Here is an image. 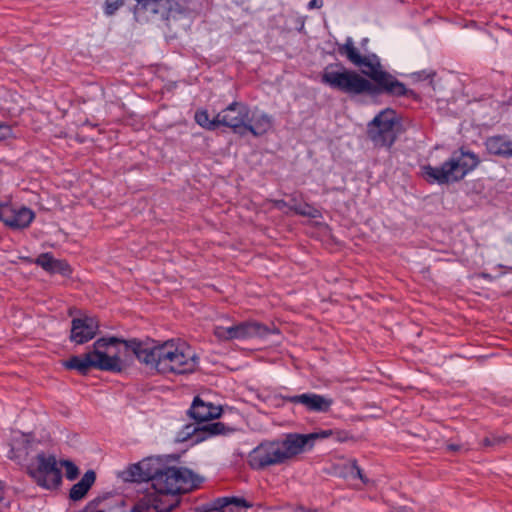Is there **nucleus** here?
Returning <instances> with one entry per match:
<instances>
[{"mask_svg":"<svg viewBox=\"0 0 512 512\" xmlns=\"http://www.w3.org/2000/svg\"><path fill=\"white\" fill-rule=\"evenodd\" d=\"M133 9L134 18L139 23H146L153 19H168L176 4L175 0H135Z\"/></svg>","mask_w":512,"mask_h":512,"instance_id":"obj_10","label":"nucleus"},{"mask_svg":"<svg viewBox=\"0 0 512 512\" xmlns=\"http://www.w3.org/2000/svg\"><path fill=\"white\" fill-rule=\"evenodd\" d=\"M435 76H436L435 70H421V71H417V72H413V73L409 74V77L415 82L425 81V80H430V82H432Z\"/></svg>","mask_w":512,"mask_h":512,"instance_id":"obj_29","label":"nucleus"},{"mask_svg":"<svg viewBox=\"0 0 512 512\" xmlns=\"http://www.w3.org/2000/svg\"><path fill=\"white\" fill-rule=\"evenodd\" d=\"M279 444L282 452L285 454L286 462L313 447L308 434L299 433L287 434L283 440H279Z\"/></svg>","mask_w":512,"mask_h":512,"instance_id":"obj_15","label":"nucleus"},{"mask_svg":"<svg viewBox=\"0 0 512 512\" xmlns=\"http://www.w3.org/2000/svg\"><path fill=\"white\" fill-rule=\"evenodd\" d=\"M35 264L50 274H60L64 277L72 274V268L66 260L55 259L49 252L40 254L35 259Z\"/></svg>","mask_w":512,"mask_h":512,"instance_id":"obj_17","label":"nucleus"},{"mask_svg":"<svg viewBox=\"0 0 512 512\" xmlns=\"http://www.w3.org/2000/svg\"><path fill=\"white\" fill-rule=\"evenodd\" d=\"M342 432H334L333 430H321L319 432H313V433H309L308 436H309V439H310V442L314 444V441L316 439H326V438H329L331 436H335L336 440L338 441H345L346 440V437H343L342 436Z\"/></svg>","mask_w":512,"mask_h":512,"instance_id":"obj_26","label":"nucleus"},{"mask_svg":"<svg viewBox=\"0 0 512 512\" xmlns=\"http://www.w3.org/2000/svg\"><path fill=\"white\" fill-rule=\"evenodd\" d=\"M337 53L345 57L351 64L361 67L364 57L361 55L359 49L355 46L352 37H347L344 43H336Z\"/></svg>","mask_w":512,"mask_h":512,"instance_id":"obj_21","label":"nucleus"},{"mask_svg":"<svg viewBox=\"0 0 512 512\" xmlns=\"http://www.w3.org/2000/svg\"><path fill=\"white\" fill-rule=\"evenodd\" d=\"M351 474L354 477H358L364 484H367L369 482L368 478L364 475L362 469L358 466L357 461H353L352 463Z\"/></svg>","mask_w":512,"mask_h":512,"instance_id":"obj_32","label":"nucleus"},{"mask_svg":"<svg viewBox=\"0 0 512 512\" xmlns=\"http://www.w3.org/2000/svg\"><path fill=\"white\" fill-rule=\"evenodd\" d=\"M363 57L361 67L368 68V70H362L366 77L353 69L346 68L340 62H335L325 66L321 73V82L332 90L348 96L367 94L375 97L385 94L391 97L421 100L418 93L407 88L403 82L384 70L380 58L376 54L371 53L363 55Z\"/></svg>","mask_w":512,"mask_h":512,"instance_id":"obj_2","label":"nucleus"},{"mask_svg":"<svg viewBox=\"0 0 512 512\" xmlns=\"http://www.w3.org/2000/svg\"><path fill=\"white\" fill-rule=\"evenodd\" d=\"M322 7V1L321 0H311L309 3H308V8L309 9H313V8H321Z\"/></svg>","mask_w":512,"mask_h":512,"instance_id":"obj_37","label":"nucleus"},{"mask_svg":"<svg viewBox=\"0 0 512 512\" xmlns=\"http://www.w3.org/2000/svg\"><path fill=\"white\" fill-rule=\"evenodd\" d=\"M290 210L295 212L297 215L305 216L309 218H317L319 216V211L311 206L310 204H304V205H293L289 207Z\"/></svg>","mask_w":512,"mask_h":512,"instance_id":"obj_25","label":"nucleus"},{"mask_svg":"<svg viewBox=\"0 0 512 512\" xmlns=\"http://www.w3.org/2000/svg\"><path fill=\"white\" fill-rule=\"evenodd\" d=\"M13 136V130L10 125L0 123V141L7 140Z\"/></svg>","mask_w":512,"mask_h":512,"instance_id":"obj_33","label":"nucleus"},{"mask_svg":"<svg viewBox=\"0 0 512 512\" xmlns=\"http://www.w3.org/2000/svg\"><path fill=\"white\" fill-rule=\"evenodd\" d=\"M60 464L65 468L66 478L68 480H74L78 477L79 469L73 462L69 460H62Z\"/></svg>","mask_w":512,"mask_h":512,"instance_id":"obj_30","label":"nucleus"},{"mask_svg":"<svg viewBox=\"0 0 512 512\" xmlns=\"http://www.w3.org/2000/svg\"><path fill=\"white\" fill-rule=\"evenodd\" d=\"M272 204L279 210H283L284 208L288 207V203L283 199L272 200Z\"/></svg>","mask_w":512,"mask_h":512,"instance_id":"obj_35","label":"nucleus"},{"mask_svg":"<svg viewBox=\"0 0 512 512\" xmlns=\"http://www.w3.org/2000/svg\"><path fill=\"white\" fill-rule=\"evenodd\" d=\"M124 4L125 0H105L103 3V13L108 17L113 16Z\"/></svg>","mask_w":512,"mask_h":512,"instance_id":"obj_28","label":"nucleus"},{"mask_svg":"<svg viewBox=\"0 0 512 512\" xmlns=\"http://www.w3.org/2000/svg\"><path fill=\"white\" fill-rule=\"evenodd\" d=\"M480 277L485 279V280H487V281H493L494 280V277L491 274L485 273V272H482L480 274Z\"/></svg>","mask_w":512,"mask_h":512,"instance_id":"obj_39","label":"nucleus"},{"mask_svg":"<svg viewBox=\"0 0 512 512\" xmlns=\"http://www.w3.org/2000/svg\"><path fill=\"white\" fill-rule=\"evenodd\" d=\"M128 480L150 482L153 492L140 499L132 512H171L180 496L198 489L204 478L186 467L167 466L159 458L148 457L132 464Z\"/></svg>","mask_w":512,"mask_h":512,"instance_id":"obj_1","label":"nucleus"},{"mask_svg":"<svg viewBox=\"0 0 512 512\" xmlns=\"http://www.w3.org/2000/svg\"><path fill=\"white\" fill-rule=\"evenodd\" d=\"M273 126V118L267 113H253L252 117H248L243 129V136L248 132L255 137L266 134Z\"/></svg>","mask_w":512,"mask_h":512,"instance_id":"obj_18","label":"nucleus"},{"mask_svg":"<svg viewBox=\"0 0 512 512\" xmlns=\"http://www.w3.org/2000/svg\"><path fill=\"white\" fill-rule=\"evenodd\" d=\"M96 480V473L93 470H88L81 478L79 482L74 484L69 492V497L73 501H79L83 499L88 493Z\"/></svg>","mask_w":512,"mask_h":512,"instance_id":"obj_22","label":"nucleus"},{"mask_svg":"<svg viewBox=\"0 0 512 512\" xmlns=\"http://www.w3.org/2000/svg\"><path fill=\"white\" fill-rule=\"evenodd\" d=\"M396 113L387 108L378 113L368 124V137L376 147L391 148L397 139L395 125Z\"/></svg>","mask_w":512,"mask_h":512,"instance_id":"obj_7","label":"nucleus"},{"mask_svg":"<svg viewBox=\"0 0 512 512\" xmlns=\"http://www.w3.org/2000/svg\"><path fill=\"white\" fill-rule=\"evenodd\" d=\"M194 434V440L196 442L203 441L211 436L225 435L227 432L233 431V429L227 427L222 422L207 423L202 426L191 425L186 426V429H191Z\"/></svg>","mask_w":512,"mask_h":512,"instance_id":"obj_20","label":"nucleus"},{"mask_svg":"<svg viewBox=\"0 0 512 512\" xmlns=\"http://www.w3.org/2000/svg\"><path fill=\"white\" fill-rule=\"evenodd\" d=\"M295 512H322V511L317 508H306L302 505H299L296 507Z\"/></svg>","mask_w":512,"mask_h":512,"instance_id":"obj_36","label":"nucleus"},{"mask_svg":"<svg viewBox=\"0 0 512 512\" xmlns=\"http://www.w3.org/2000/svg\"><path fill=\"white\" fill-rule=\"evenodd\" d=\"M485 148L489 154L512 158V140L504 135H495L488 137L484 142Z\"/></svg>","mask_w":512,"mask_h":512,"instance_id":"obj_19","label":"nucleus"},{"mask_svg":"<svg viewBox=\"0 0 512 512\" xmlns=\"http://www.w3.org/2000/svg\"><path fill=\"white\" fill-rule=\"evenodd\" d=\"M34 219V211L26 206L15 207L11 204H0V221L12 230L27 228Z\"/></svg>","mask_w":512,"mask_h":512,"instance_id":"obj_12","label":"nucleus"},{"mask_svg":"<svg viewBox=\"0 0 512 512\" xmlns=\"http://www.w3.org/2000/svg\"><path fill=\"white\" fill-rule=\"evenodd\" d=\"M508 438V436L491 434L485 437L480 444L483 448H493L504 444Z\"/></svg>","mask_w":512,"mask_h":512,"instance_id":"obj_27","label":"nucleus"},{"mask_svg":"<svg viewBox=\"0 0 512 512\" xmlns=\"http://www.w3.org/2000/svg\"><path fill=\"white\" fill-rule=\"evenodd\" d=\"M194 119L199 126L207 130H215L217 127H219L218 114L214 117V119L210 120L208 111L205 109L197 110L195 112Z\"/></svg>","mask_w":512,"mask_h":512,"instance_id":"obj_24","label":"nucleus"},{"mask_svg":"<svg viewBox=\"0 0 512 512\" xmlns=\"http://www.w3.org/2000/svg\"><path fill=\"white\" fill-rule=\"evenodd\" d=\"M271 330L264 324L257 321H242L232 326L225 327L217 325L213 334L219 341L245 340L254 337H264Z\"/></svg>","mask_w":512,"mask_h":512,"instance_id":"obj_8","label":"nucleus"},{"mask_svg":"<svg viewBox=\"0 0 512 512\" xmlns=\"http://www.w3.org/2000/svg\"><path fill=\"white\" fill-rule=\"evenodd\" d=\"M158 372L161 374H190L198 366L196 354L185 345H176L173 340L162 343Z\"/></svg>","mask_w":512,"mask_h":512,"instance_id":"obj_5","label":"nucleus"},{"mask_svg":"<svg viewBox=\"0 0 512 512\" xmlns=\"http://www.w3.org/2000/svg\"><path fill=\"white\" fill-rule=\"evenodd\" d=\"M120 345L124 346L125 351H131L140 363L158 371L162 343L150 338L125 340L115 336L97 339L92 348L84 354L71 356L63 361V367L75 370L83 376L93 368L116 374L122 373L127 368V363L120 356Z\"/></svg>","mask_w":512,"mask_h":512,"instance_id":"obj_3","label":"nucleus"},{"mask_svg":"<svg viewBox=\"0 0 512 512\" xmlns=\"http://www.w3.org/2000/svg\"><path fill=\"white\" fill-rule=\"evenodd\" d=\"M250 109L242 102L233 101L218 113L219 126L229 127L234 133L243 136L245 122L248 120Z\"/></svg>","mask_w":512,"mask_h":512,"instance_id":"obj_11","label":"nucleus"},{"mask_svg":"<svg viewBox=\"0 0 512 512\" xmlns=\"http://www.w3.org/2000/svg\"><path fill=\"white\" fill-rule=\"evenodd\" d=\"M480 163L478 155L472 151L460 148L444 161L440 166L424 165L421 167V176L429 184L446 185L463 180Z\"/></svg>","mask_w":512,"mask_h":512,"instance_id":"obj_4","label":"nucleus"},{"mask_svg":"<svg viewBox=\"0 0 512 512\" xmlns=\"http://www.w3.org/2000/svg\"><path fill=\"white\" fill-rule=\"evenodd\" d=\"M216 505H220L221 512H242L247 507L246 501L237 497L217 498Z\"/></svg>","mask_w":512,"mask_h":512,"instance_id":"obj_23","label":"nucleus"},{"mask_svg":"<svg viewBox=\"0 0 512 512\" xmlns=\"http://www.w3.org/2000/svg\"><path fill=\"white\" fill-rule=\"evenodd\" d=\"M101 502V498H95L86 505L82 512H106L105 509L98 507Z\"/></svg>","mask_w":512,"mask_h":512,"instance_id":"obj_31","label":"nucleus"},{"mask_svg":"<svg viewBox=\"0 0 512 512\" xmlns=\"http://www.w3.org/2000/svg\"><path fill=\"white\" fill-rule=\"evenodd\" d=\"M461 448H462V447H461V445H458V444H448V445H447V449H448L449 451H452V452H457V451H459Z\"/></svg>","mask_w":512,"mask_h":512,"instance_id":"obj_38","label":"nucleus"},{"mask_svg":"<svg viewBox=\"0 0 512 512\" xmlns=\"http://www.w3.org/2000/svg\"><path fill=\"white\" fill-rule=\"evenodd\" d=\"M99 321L95 317L83 316L72 319L70 340L81 345L92 340L98 333Z\"/></svg>","mask_w":512,"mask_h":512,"instance_id":"obj_14","label":"nucleus"},{"mask_svg":"<svg viewBox=\"0 0 512 512\" xmlns=\"http://www.w3.org/2000/svg\"><path fill=\"white\" fill-rule=\"evenodd\" d=\"M26 473L37 486L46 490L58 489L62 484V471L54 455L38 453L27 466Z\"/></svg>","mask_w":512,"mask_h":512,"instance_id":"obj_6","label":"nucleus"},{"mask_svg":"<svg viewBox=\"0 0 512 512\" xmlns=\"http://www.w3.org/2000/svg\"><path fill=\"white\" fill-rule=\"evenodd\" d=\"M196 512H221L220 505H216V500L196 508Z\"/></svg>","mask_w":512,"mask_h":512,"instance_id":"obj_34","label":"nucleus"},{"mask_svg":"<svg viewBox=\"0 0 512 512\" xmlns=\"http://www.w3.org/2000/svg\"><path fill=\"white\" fill-rule=\"evenodd\" d=\"M275 399L283 402L303 405L309 412L326 413L331 409L333 399L316 393H303L300 395L284 396L277 395Z\"/></svg>","mask_w":512,"mask_h":512,"instance_id":"obj_13","label":"nucleus"},{"mask_svg":"<svg viewBox=\"0 0 512 512\" xmlns=\"http://www.w3.org/2000/svg\"><path fill=\"white\" fill-rule=\"evenodd\" d=\"M285 462L279 440L263 441L248 454V465L253 470H264Z\"/></svg>","mask_w":512,"mask_h":512,"instance_id":"obj_9","label":"nucleus"},{"mask_svg":"<svg viewBox=\"0 0 512 512\" xmlns=\"http://www.w3.org/2000/svg\"><path fill=\"white\" fill-rule=\"evenodd\" d=\"M188 414L199 425L202 422L219 418L222 414V408L213 405L211 402H205L200 396H196Z\"/></svg>","mask_w":512,"mask_h":512,"instance_id":"obj_16","label":"nucleus"}]
</instances>
